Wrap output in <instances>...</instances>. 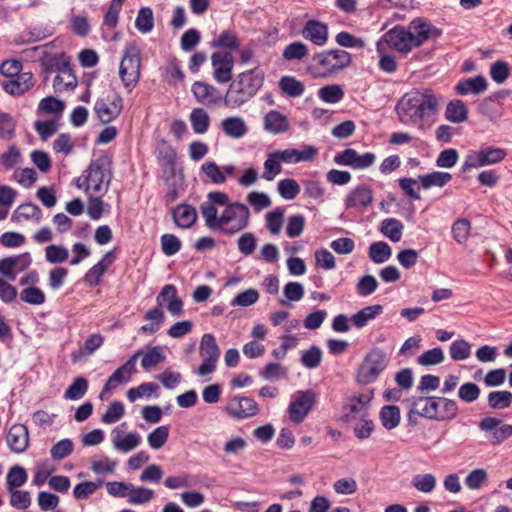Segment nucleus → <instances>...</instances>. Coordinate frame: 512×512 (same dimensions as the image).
<instances>
[{"instance_id": "nucleus-51", "label": "nucleus", "mask_w": 512, "mask_h": 512, "mask_svg": "<svg viewBox=\"0 0 512 512\" xmlns=\"http://www.w3.org/2000/svg\"><path fill=\"white\" fill-rule=\"evenodd\" d=\"M304 287L299 282H289L284 286V298L279 299L281 305H288L291 301H299L304 296Z\"/></svg>"}, {"instance_id": "nucleus-44", "label": "nucleus", "mask_w": 512, "mask_h": 512, "mask_svg": "<svg viewBox=\"0 0 512 512\" xmlns=\"http://www.w3.org/2000/svg\"><path fill=\"white\" fill-rule=\"evenodd\" d=\"M9 494L10 505L21 511H25L31 506V494L26 490L13 489L7 491Z\"/></svg>"}, {"instance_id": "nucleus-56", "label": "nucleus", "mask_w": 512, "mask_h": 512, "mask_svg": "<svg viewBox=\"0 0 512 512\" xmlns=\"http://www.w3.org/2000/svg\"><path fill=\"white\" fill-rule=\"evenodd\" d=\"M308 54L307 46L299 41L287 45L283 51V58L287 61L301 60Z\"/></svg>"}, {"instance_id": "nucleus-46", "label": "nucleus", "mask_w": 512, "mask_h": 512, "mask_svg": "<svg viewBox=\"0 0 512 512\" xmlns=\"http://www.w3.org/2000/svg\"><path fill=\"white\" fill-rule=\"evenodd\" d=\"M19 218L26 220L34 219L36 222H40L42 219V211L36 204L25 203L20 205L12 215L13 220H19Z\"/></svg>"}, {"instance_id": "nucleus-8", "label": "nucleus", "mask_w": 512, "mask_h": 512, "mask_svg": "<svg viewBox=\"0 0 512 512\" xmlns=\"http://www.w3.org/2000/svg\"><path fill=\"white\" fill-rule=\"evenodd\" d=\"M506 155L507 152L503 148L483 146L479 150L468 152L465 156L461 171L465 173L471 169L497 164L501 162Z\"/></svg>"}, {"instance_id": "nucleus-60", "label": "nucleus", "mask_w": 512, "mask_h": 512, "mask_svg": "<svg viewBox=\"0 0 512 512\" xmlns=\"http://www.w3.org/2000/svg\"><path fill=\"white\" fill-rule=\"evenodd\" d=\"M278 192L282 198L293 200L300 193V186L294 179H283L278 183Z\"/></svg>"}, {"instance_id": "nucleus-52", "label": "nucleus", "mask_w": 512, "mask_h": 512, "mask_svg": "<svg viewBox=\"0 0 512 512\" xmlns=\"http://www.w3.org/2000/svg\"><path fill=\"white\" fill-rule=\"evenodd\" d=\"M436 478L431 473L416 474L412 478L413 487L422 493H431L436 487Z\"/></svg>"}, {"instance_id": "nucleus-21", "label": "nucleus", "mask_w": 512, "mask_h": 512, "mask_svg": "<svg viewBox=\"0 0 512 512\" xmlns=\"http://www.w3.org/2000/svg\"><path fill=\"white\" fill-rule=\"evenodd\" d=\"M373 201L372 189L365 185H359L349 192L345 199V207L350 208H366Z\"/></svg>"}, {"instance_id": "nucleus-31", "label": "nucleus", "mask_w": 512, "mask_h": 512, "mask_svg": "<svg viewBox=\"0 0 512 512\" xmlns=\"http://www.w3.org/2000/svg\"><path fill=\"white\" fill-rule=\"evenodd\" d=\"M278 86L283 95L291 98L300 97L305 91L304 83L289 75L282 76Z\"/></svg>"}, {"instance_id": "nucleus-55", "label": "nucleus", "mask_w": 512, "mask_h": 512, "mask_svg": "<svg viewBox=\"0 0 512 512\" xmlns=\"http://www.w3.org/2000/svg\"><path fill=\"white\" fill-rule=\"evenodd\" d=\"M20 299L27 304L41 305L45 303L46 296L40 288L30 286L20 292Z\"/></svg>"}, {"instance_id": "nucleus-41", "label": "nucleus", "mask_w": 512, "mask_h": 512, "mask_svg": "<svg viewBox=\"0 0 512 512\" xmlns=\"http://www.w3.org/2000/svg\"><path fill=\"white\" fill-rule=\"evenodd\" d=\"M55 471V467L49 460H40L36 462L34 467V476L32 479V484L37 487H41L45 484L48 478Z\"/></svg>"}, {"instance_id": "nucleus-37", "label": "nucleus", "mask_w": 512, "mask_h": 512, "mask_svg": "<svg viewBox=\"0 0 512 512\" xmlns=\"http://www.w3.org/2000/svg\"><path fill=\"white\" fill-rule=\"evenodd\" d=\"M452 179V175L448 172L435 171L425 175H419L418 181L424 189L432 186L443 187Z\"/></svg>"}, {"instance_id": "nucleus-18", "label": "nucleus", "mask_w": 512, "mask_h": 512, "mask_svg": "<svg viewBox=\"0 0 512 512\" xmlns=\"http://www.w3.org/2000/svg\"><path fill=\"white\" fill-rule=\"evenodd\" d=\"M191 91L196 100L207 107L216 106L224 98L216 87L202 81L194 82Z\"/></svg>"}, {"instance_id": "nucleus-35", "label": "nucleus", "mask_w": 512, "mask_h": 512, "mask_svg": "<svg viewBox=\"0 0 512 512\" xmlns=\"http://www.w3.org/2000/svg\"><path fill=\"white\" fill-rule=\"evenodd\" d=\"M371 399L372 393L360 394L358 396L351 397L345 404L344 409L351 414L365 415L368 413Z\"/></svg>"}, {"instance_id": "nucleus-15", "label": "nucleus", "mask_w": 512, "mask_h": 512, "mask_svg": "<svg viewBox=\"0 0 512 512\" xmlns=\"http://www.w3.org/2000/svg\"><path fill=\"white\" fill-rule=\"evenodd\" d=\"M409 38V32L406 30V27L396 25L388 30L382 39L391 49L407 54L414 48Z\"/></svg>"}, {"instance_id": "nucleus-43", "label": "nucleus", "mask_w": 512, "mask_h": 512, "mask_svg": "<svg viewBox=\"0 0 512 512\" xmlns=\"http://www.w3.org/2000/svg\"><path fill=\"white\" fill-rule=\"evenodd\" d=\"M281 162L283 161L279 156L278 151L269 153L267 159L264 162V172L262 174V178L267 181H272L276 175L282 171Z\"/></svg>"}, {"instance_id": "nucleus-23", "label": "nucleus", "mask_w": 512, "mask_h": 512, "mask_svg": "<svg viewBox=\"0 0 512 512\" xmlns=\"http://www.w3.org/2000/svg\"><path fill=\"white\" fill-rule=\"evenodd\" d=\"M479 428L486 433L487 439L493 445H498L507 439L505 425H501L498 418H483L479 422Z\"/></svg>"}, {"instance_id": "nucleus-61", "label": "nucleus", "mask_w": 512, "mask_h": 512, "mask_svg": "<svg viewBox=\"0 0 512 512\" xmlns=\"http://www.w3.org/2000/svg\"><path fill=\"white\" fill-rule=\"evenodd\" d=\"M69 252L67 248L61 245H49L45 248V257L49 263H62L68 259Z\"/></svg>"}, {"instance_id": "nucleus-30", "label": "nucleus", "mask_w": 512, "mask_h": 512, "mask_svg": "<svg viewBox=\"0 0 512 512\" xmlns=\"http://www.w3.org/2000/svg\"><path fill=\"white\" fill-rule=\"evenodd\" d=\"M264 128L274 134H281L289 129V121L282 113L271 110L264 117Z\"/></svg>"}, {"instance_id": "nucleus-1", "label": "nucleus", "mask_w": 512, "mask_h": 512, "mask_svg": "<svg viewBox=\"0 0 512 512\" xmlns=\"http://www.w3.org/2000/svg\"><path fill=\"white\" fill-rule=\"evenodd\" d=\"M438 104L439 98L431 89H414L399 99L396 113L402 124L418 125L425 117L436 113Z\"/></svg>"}, {"instance_id": "nucleus-24", "label": "nucleus", "mask_w": 512, "mask_h": 512, "mask_svg": "<svg viewBox=\"0 0 512 512\" xmlns=\"http://www.w3.org/2000/svg\"><path fill=\"white\" fill-rule=\"evenodd\" d=\"M34 85V78L31 72H20L15 77L3 83L4 90L13 96H20L27 92Z\"/></svg>"}, {"instance_id": "nucleus-33", "label": "nucleus", "mask_w": 512, "mask_h": 512, "mask_svg": "<svg viewBox=\"0 0 512 512\" xmlns=\"http://www.w3.org/2000/svg\"><path fill=\"white\" fill-rule=\"evenodd\" d=\"M221 128L223 132L231 138L243 137L248 129L244 120L240 117H228L222 120Z\"/></svg>"}, {"instance_id": "nucleus-58", "label": "nucleus", "mask_w": 512, "mask_h": 512, "mask_svg": "<svg viewBox=\"0 0 512 512\" xmlns=\"http://www.w3.org/2000/svg\"><path fill=\"white\" fill-rule=\"evenodd\" d=\"M200 211L210 229H220V217H217V209L209 201L203 202Z\"/></svg>"}, {"instance_id": "nucleus-29", "label": "nucleus", "mask_w": 512, "mask_h": 512, "mask_svg": "<svg viewBox=\"0 0 512 512\" xmlns=\"http://www.w3.org/2000/svg\"><path fill=\"white\" fill-rule=\"evenodd\" d=\"M175 224L180 228H189L197 220V212L194 207L187 204H180L172 211Z\"/></svg>"}, {"instance_id": "nucleus-48", "label": "nucleus", "mask_w": 512, "mask_h": 512, "mask_svg": "<svg viewBox=\"0 0 512 512\" xmlns=\"http://www.w3.org/2000/svg\"><path fill=\"white\" fill-rule=\"evenodd\" d=\"M140 356H142L141 365L146 371H149L165 360V355L162 353V349L159 346L149 348L146 353L142 351Z\"/></svg>"}, {"instance_id": "nucleus-12", "label": "nucleus", "mask_w": 512, "mask_h": 512, "mask_svg": "<svg viewBox=\"0 0 512 512\" xmlns=\"http://www.w3.org/2000/svg\"><path fill=\"white\" fill-rule=\"evenodd\" d=\"M141 354V349L136 351L123 365L111 374L101 391V398L119 384L127 383L131 379V376L136 372V360Z\"/></svg>"}, {"instance_id": "nucleus-62", "label": "nucleus", "mask_w": 512, "mask_h": 512, "mask_svg": "<svg viewBox=\"0 0 512 512\" xmlns=\"http://www.w3.org/2000/svg\"><path fill=\"white\" fill-rule=\"evenodd\" d=\"M16 122L13 117L5 112L0 113V138L10 140L15 136Z\"/></svg>"}, {"instance_id": "nucleus-40", "label": "nucleus", "mask_w": 512, "mask_h": 512, "mask_svg": "<svg viewBox=\"0 0 512 512\" xmlns=\"http://www.w3.org/2000/svg\"><path fill=\"white\" fill-rule=\"evenodd\" d=\"M403 224L395 218H387L381 222L380 232L392 242H399L402 237Z\"/></svg>"}, {"instance_id": "nucleus-19", "label": "nucleus", "mask_w": 512, "mask_h": 512, "mask_svg": "<svg viewBox=\"0 0 512 512\" xmlns=\"http://www.w3.org/2000/svg\"><path fill=\"white\" fill-rule=\"evenodd\" d=\"M7 445L14 453H23L29 445L28 428L23 424H14L6 436Z\"/></svg>"}, {"instance_id": "nucleus-57", "label": "nucleus", "mask_w": 512, "mask_h": 512, "mask_svg": "<svg viewBox=\"0 0 512 512\" xmlns=\"http://www.w3.org/2000/svg\"><path fill=\"white\" fill-rule=\"evenodd\" d=\"M88 389V381L84 377H77L65 391L64 397L71 400L82 398Z\"/></svg>"}, {"instance_id": "nucleus-28", "label": "nucleus", "mask_w": 512, "mask_h": 512, "mask_svg": "<svg viewBox=\"0 0 512 512\" xmlns=\"http://www.w3.org/2000/svg\"><path fill=\"white\" fill-rule=\"evenodd\" d=\"M436 414H438L436 397H419L412 402L407 416H435Z\"/></svg>"}, {"instance_id": "nucleus-54", "label": "nucleus", "mask_w": 512, "mask_h": 512, "mask_svg": "<svg viewBox=\"0 0 512 512\" xmlns=\"http://www.w3.org/2000/svg\"><path fill=\"white\" fill-rule=\"evenodd\" d=\"M135 26L142 33H148L153 29L154 18L151 8L143 7L139 10L135 20Z\"/></svg>"}, {"instance_id": "nucleus-17", "label": "nucleus", "mask_w": 512, "mask_h": 512, "mask_svg": "<svg viewBox=\"0 0 512 512\" xmlns=\"http://www.w3.org/2000/svg\"><path fill=\"white\" fill-rule=\"evenodd\" d=\"M211 63L214 68V79L218 83H226L232 79L233 56L228 52H215L211 55Z\"/></svg>"}, {"instance_id": "nucleus-9", "label": "nucleus", "mask_w": 512, "mask_h": 512, "mask_svg": "<svg viewBox=\"0 0 512 512\" xmlns=\"http://www.w3.org/2000/svg\"><path fill=\"white\" fill-rule=\"evenodd\" d=\"M199 354L203 358V362L196 371L197 375L204 377L213 373L220 357V349L212 334L206 333L202 336Z\"/></svg>"}, {"instance_id": "nucleus-53", "label": "nucleus", "mask_w": 512, "mask_h": 512, "mask_svg": "<svg viewBox=\"0 0 512 512\" xmlns=\"http://www.w3.org/2000/svg\"><path fill=\"white\" fill-rule=\"evenodd\" d=\"M130 489L127 495V500L130 504H144L149 502L154 493L151 489L145 487H135L133 484L130 485Z\"/></svg>"}, {"instance_id": "nucleus-49", "label": "nucleus", "mask_w": 512, "mask_h": 512, "mask_svg": "<svg viewBox=\"0 0 512 512\" xmlns=\"http://www.w3.org/2000/svg\"><path fill=\"white\" fill-rule=\"evenodd\" d=\"M103 485V480L84 481L78 483L73 489V496L78 499H87L90 495L94 494Z\"/></svg>"}, {"instance_id": "nucleus-4", "label": "nucleus", "mask_w": 512, "mask_h": 512, "mask_svg": "<svg viewBox=\"0 0 512 512\" xmlns=\"http://www.w3.org/2000/svg\"><path fill=\"white\" fill-rule=\"evenodd\" d=\"M88 181V189L94 194L104 195L111 183V159L102 155L95 160H92L85 170Z\"/></svg>"}, {"instance_id": "nucleus-38", "label": "nucleus", "mask_w": 512, "mask_h": 512, "mask_svg": "<svg viewBox=\"0 0 512 512\" xmlns=\"http://www.w3.org/2000/svg\"><path fill=\"white\" fill-rule=\"evenodd\" d=\"M161 306H157L153 309H150L145 314V319L151 321V324H145L141 326L140 331L144 334H154L159 329L161 324L165 320V316L163 311L160 309Z\"/></svg>"}, {"instance_id": "nucleus-45", "label": "nucleus", "mask_w": 512, "mask_h": 512, "mask_svg": "<svg viewBox=\"0 0 512 512\" xmlns=\"http://www.w3.org/2000/svg\"><path fill=\"white\" fill-rule=\"evenodd\" d=\"M369 257L377 264L386 262L392 254L391 247L384 241L374 242L369 247Z\"/></svg>"}, {"instance_id": "nucleus-59", "label": "nucleus", "mask_w": 512, "mask_h": 512, "mask_svg": "<svg viewBox=\"0 0 512 512\" xmlns=\"http://www.w3.org/2000/svg\"><path fill=\"white\" fill-rule=\"evenodd\" d=\"M449 353L454 361L465 360L470 356L471 353L470 344L463 339L456 340L451 343Z\"/></svg>"}, {"instance_id": "nucleus-10", "label": "nucleus", "mask_w": 512, "mask_h": 512, "mask_svg": "<svg viewBox=\"0 0 512 512\" xmlns=\"http://www.w3.org/2000/svg\"><path fill=\"white\" fill-rule=\"evenodd\" d=\"M41 66L43 71L48 74L53 70L61 72L63 75H67V81L65 83V89H74L77 85V79L74 75L70 59L64 53L51 55L45 53L44 57L41 58Z\"/></svg>"}, {"instance_id": "nucleus-13", "label": "nucleus", "mask_w": 512, "mask_h": 512, "mask_svg": "<svg viewBox=\"0 0 512 512\" xmlns=\"http://www.w3.org/2000/svg\"><path fill=\"white\" fill-rule=\"evenodd\" d=\"M122 110L123 99L119 95H115L113 98H99L94 105V111L103 124H108L115 120Z\"/></svg>"}, {"instance_id": "nucleus-63", "label": "nucleus", "mask_w": 512, "mask_h": 512, "mask_svg": "<svg viewBox=\"0 0 512 512\" xmlns=\"http://www.w3.org/2000/svg\"><path fill=\"white\" fill-rule=\"evenodd\" d=\"M445 356L443 350L439 347L430 349L422 353L417 362L422 366L437 365L444 361Z\"/></svg>"}, {"instance_id": "nucleus-5", "label": "nucleus", "mask_w": 512, "mask_h": 512, "mask_svg": "<svg viewBox=\"0 0 512 512\" xmlns=\"http://www.w3.org/2000/svg\"><path fill=\"white\" fill-rule=\"evenodd\" d=\"M250 212L246 205L242 203H231L227 205L220 215V229L227 235H233L249 224Z\"/></svg>"}, {"instance_id": "nucleus-47", "label": "nucleus", "mask_w": 512, "mask_h": 512, "mask_svg": "<svg viewBox=\"0 0 512 512\" xmlns=\"http://www.w3.org/2000/svg\"><path fill=\"white\" fill-rule=\"evenodd\" d=\"M159 390V385L154 382L142 383L137 387L130 388L127 391V398L130 402H135L140 398H149Z\"/></svg>"}, {"instance_id": "nucleus-14", "label": "nucleus", "mask_w": 512, "mask_h": 512, "mask_svg": "<svg viewBox=\"0 0 512 512\" xmlns=\"http://www.w3.org/2000/svg\"><path fill=\"white\" fill-rule=\"evenodd\" d=\"M376 156L372 152L359 154L356 150L348 148L338 153L334 157V162L338 165L349 166L356 170L366 169L372 166Z\"/></svg>"}, {"instance_id": "nucleus-25", "label": "nucleus", "mask_w": 512, "mask_h": 512, "mask_svg": "<svg viewBox=\"0 0 512 512\" xmlns=\"http://www.w3.org/2000/svg\"><path fill=\"white\" fill-rule=\"evenodd\" d=\"M315 404V393L312 390L299 392L295 400L290 404L291 416H306Z\"/></svg>"}, {"instance_id": "nucleus-6", "label": "nucleus", "mask_w": 512, "mask_h": 512, "mask_svg": "<svg viewBox=\"0 0 512 512\" xmlns=\"http://www.w3.org/2000/svg\"><path fill=\"white\" fill-rule=\"evenodd\" d=\"M141 54L136 45L125 48L124 56L119 67V75L123 85L131 91L140 78Z\"/></svg>"}, {"instance_id": "nucleus-20", "label": "nucleus", "mask_w": 512, "mask_h": 512, "mask_svg": "<svg viewBox=\"0 0 512 512\" xmlns=\"http://www.w3.org/2000/svg\"><path fill=\"white\" fill-rule=\"evenodd\" d=\"M168 297L171 298V301H168L166 304L167 310L173 316H181L183 314V301L178 297L177 289L172 284L165 285L157 295L156 301L158 306H164Z\"/></svg>"}, {"instance_id": "nucleus-42", "label": "nucleus", "mask_w": 512, "mask_h": 512, "mask_svg": "<svg viewBox=\"0 0 512 512\" xmlns=\"http://www.w3.org/2000/svg\"><path fill=\"white\" fill-rule=\"evenodd\" d=\"M190 122L196 134H204L209 128L210 117L203 108H194L190 114Z\"/></svg>"}, {"instance_id": "nucleus-32", "label": "nucleus", "mask_w": 512, "mask_h": 512, "mask_svg": "<svg viewBox=\"0 0 512 512\" xmlns=\"http://www.w3.org/2000/svg\"><path fill=\"white\" fill-rule=\"evenodd\" d=\"M445 118L455 124L462 123L468 118V109L460 99L451 100L445 109Z\"/></svg>"}, {"instance_id": "nucleus-7", "label": "nucleus", "mask_w": 512, "mask_h": 512, "mask_svg": "<svg viewBox=\"0 0 512 512\" xmlns=\"http://www.w3.org/2000/svg\"><path fill=\"white\" fill-rule=\"evenodd\" d=\"M315 66L321 69L323 75H331L344 70L352 61L351 54L342 49H331L316 53L312 57Z\"/></svg>"}, {"instance_id": "nucleus-34", "label": "nucleus", "mask_w": 512, "mask_h": 512, "mask_svg": "<svg viewBox=\"0 0 512 512\" xmlns=\"http://www.w3.org/2000/svg\"><path fill=\"white\" fill-rule=\"evenodd\" d=\"M382 311L383 307L382 305L379 304L366 306L357 313H355L351 317V321L356 328L361 329L365 327L370 320L374 319L376 316L381 314Z\"/></svg>"}, {"instance_id": "nucleus-16", "label": "nucleus", "mask_w": 512, "mask_h": 512, "mask_svg": "<svg viewBox=\"0 0 512 512\" xmlns=\"http://www.w3.org/2000/svg\"><path fill=\"white\" fill-rule=\"evenodd\" d=\"M111 437L113 447L123 453L132 451L141 441V437L138 433L126 431L125 423L115 427L112 430Z\"/></svg>"}, {"instance_id": "nucleus-39", "label": "nucleus", "mask_w": 512, "mask_h": 512, "mask_svg": "<svg viewBox=\"0 0 512 512\" xmlns=\"http://www.w3.org/2000/svg\"><path fill=\"white\" fill-rule=\"evenodd\" d=\"M211 47L234 51L240 47V40L233 30L228 29L222 31L218 38L211 42Z\"/></svg>"}, {"instance_id": "nucleus-36", "label": "nucleus", "mask_w": 512, "mask_h": 512, "mask_svg": "<svg viewBox=\"0 0 512 512\" xmlns=\"http://www.w3.org/2000/svg\"><path fill=\"white\" fill-rule=\"evenodd\" d=\"M28 480V474L24 467L20 465L12 466L6 475V490L19 489Z\"/></svg>"}, {"instance_id": "nucleus-64", "label": "nucleus", "mask_w": 512, "mask_h": 512, "mask_svg": "<svg viewBox=\"0 0 512 512\" xmlns=\"http://www.w3.org/2000/svg\"><path fill=\"white\" fill-rule=\"evenodd\" d=\"M21 158L19 148L15 144H12L8 147V150L1 155L0 162L6 170H10L21 161Z\"/></svg>"}, {"instance_id": "nucleus-22", "label": "nucleus", "mask_w": 512, "mask_h": 512, "mask_svg": "<svg viewBox=\"0 0 512 512\" xmlns=\"http://www.w3.org/2000/svg\"><path fill=\"white\" fill-rule=\"evenodd\" d=\"M302 36L317 46L328 41V26L317 20H308L302 29Z\"/></svg>"}, {"instance_id": "nucleus-26", "label": "nucleus", "mask_w": 512, "mask_h": 512, "mask_svg": "<svg viewBox=\"0 0 512 512\" xmlns=\"http://www.w3.org/2000/svg\"><path fill=\"white\" fill-rule=\"evenodd\" d=\"M488 87L487 80L482 75L460 80L455 86V92L458 95L464 96L469 93L481 94L486 91Z\"/></svg>"}, {"instance_id": "nucleus-3", "label": "nucleus", "mask_w": 512, "mask_h": 512, "mask_svg": "<svg viewBox=\"0 0 512 512\" xmlns=\"http://www.w3.org/2000/svg\"><path fill=\"white\" fill-rule=\"evenodd\" d=\"M388 356L380 348L371 349L356 370L355 380L358 384L374 383L388 366Z\"/></svg>"}, {"instance_id": "nucleus-50", "label": "nucleus", "mask_w": 512, "mask_h": 512, "mask_svg": "<svg viewBox=\"0 0 512 512\" xmlns=\"http://www.w3.org/2000/svg\"><path fill=\"white\" fill-rule=\"evenodd\" d=\"M512 404V393L509 391H492L488 394V405L492 409H505Z\"/></svg>"}, {"instance_id": "nucleus-11", "label": "nucleus", "mask_w": 512, "mask_h": 512, "mask_svg": "<svg viewBox=\"0 0 512 512\" xmlns=\"http://www.w3.org/2000/svg\"><path fill=\"white\" fill-rule=\"evenodd\" d=\"M406 30L409 32V40L414 48H418L430 38H438L442 34L440 29L433 26L428 20L420 17L413 19L406 27Z\"/></svg>"}, {"instance_id": "nucleus-27", "label": "nucleus", "mask_w": 512, "mask_h": 512, "mask_svg": "<svg viewBox=\"0 0 512 512\" xmlns=\"http://www.w3.org/2000/svg\"><path fill=\"white\" fill-rule=\"evenodd\" d=\"M228 410L233 416H255L258 405L252 398L240 397L231 400Z\"/></svg>"}, {"instance_id": "nucleus-2", "label": "nucleus", "mask_w": 512, "mask_h": 512, "mask_svg": "<svg viewBox=\"0 0 512 512\" xmlns=\"http://www.w3.org/2000/svg\"><path fill=\"white\" fill-rule=\"evenodd\" d=\"M264 74L251 69L238 75L232 82L223 98L224 105L229 108H238L247 103L262 87Z\"/></svg>"}]
</instances>
